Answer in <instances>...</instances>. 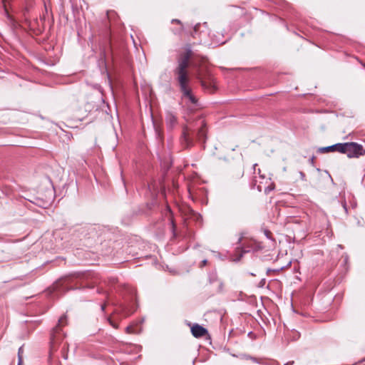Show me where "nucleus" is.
I'll return each instance as SVG.
<instances>
[{
	"mask_svg": "<svg viewBox=\"0 0 365 365\" xmlns=\"http://www.w3.org/2000/svg\"><path fill=\"white\" fill-rule=\"evenodd\" d=\"M191 56V49L190 48H187L186 52L179 58L178 66L174 70V74L179 85L180 90L182 93V97L195 105L197 103V98L192 93V90L190 86V78L187 71Z\"/></svg>",
	"mask_w": 365,
	"mask_h": 365,
	"instance_id": "obj_1",
	"label": "nucleus"
},
{
	"mask_svg": "<svg viewBox=\"0 0 365 365\" xmlns=\"http://www.w3.org/2000/svg\"><path fill=\"white\" fill-rule=\"evenodd\" d=\"M205 127L206 125L204 120L201 119L197 120L193 125L184 127L180 138L181 144L185 148H189L193 145L194 139L205 142L207 133Z\"/></svg>",
	"mask_w": 365,
	"mask_h": 365,
	"instance_id": "obj_2",
	"label": "nucleus"
},
{
	"mask_svg": "<svg viewBox=\"0 0 365 365\" xmlns=\"http://www.w3.org/2000/svg\"><path fill=\"white\" fill-rule=\"evenodd\" d=\"M66 323V316L63 315L58 319V325L53 329L51 334V353L57 349L60 341L63 339L61 334V327Z\"/></svg>",
	"mask_w": 365,
	"mask_h": 365,
	"instance_id": "obj_3",
	"label": "nucleus"
},
{
	"mask_svg": "<svg viewBox=\"0 0 365 365\" xmlns=\"http://www.w3.org/2000/svg\"><path fill=\"white\" fill-rule=\"evenodd\" d=\"M346 146L344 149V154H346L349 158L359 157L363 155V148L361 145L356 143H346Z\"/></svg>",
	"mask_w": 365,
	"mask_h": 365,
	"instance_id": "obj_4",
	"label": "nucleus"
},
{
	"mask_svg": "<svg viewBox=\"0 0 365 365\" xmlns=\"http://www.w3.org/2000/svg\"><path fill=\"white\" fill-rule=\"evenodd\" d=\"M242 252H249L250 251H256L261 249L260 245L253 240H248L243 242V247H242Z\"/></svg>",
	"mask_w": 365,
	"mask_h": 365,
	"instance_id": "obj_5",
	"label": "nucleus"
},
{
	"mask_svg": "<svg viewBox=\"0 0 365 365\" xmlns=\"http://www.w3.org/2000/svg\"><path fill=\"white\" fill-rule=\"evenodd\" d=\"M191 332L195 337L199 338L206 335L207 331L205 328L196 324L191 327Z\"/></svg>",
	"mask_w": 365,
	"mask_h": 365,
	"instance_id": "obj_6",
	"label": "nucleus"
},
{
	"mask_svg": "<svg viewBox=\"0 0 365 365\" xmlns=\"http://www.w3.org/2000/svg\"><path fill=\"white\" fill-rule=\"evenodd\" d=\"M166 123H167V125L170 128H172L173 126H175L176 125L177 118L173 113H172L170 112L167 113Z\"/></svg>",
	"mask_w": 365,
	"mask_h": 365,
	"instance_id": "obj_7",
	"label": "nucleus"
},
{
	"mask_svg": "<svg viewBox=\"0 0 365 365\" xmlns=\"http://www.w3.org/2000/svg\"><path fill=\"white\" fill-rule=\"evenodd\" d=\"M197 78L199 79V81H200L201 83V86L205 88H211V83L212 82L210 81L209 83V86L207 85V82L205 81V79L202 76V75L200 73L198 74L197 76Z\"/></svg>",
	"mask_w": 365,
	"mask_h": 365,
	"instance_id": "obj_8",
	"label": "nucleus"
},
{
	"mask_svg": "<svg viewBox=\"0 0 365 365\" xmlns=\"http://www.w3.org/2000/svg\"><path fill=\"white\" fill-rule=\"evenodd\" d=\"M346 143H336L335 144V151L344 153Z\"/></svg>",
	"mask_w": 365,
	"mask_h": 365,
	"instance_id": "obj_9",
	"label": "nucleus"
},
{
	"mask_svg": "<svg viewBox=\"0 0 365 365\" xmlns=\"http://www.w3.org/2000/svg\"><path fill=\"white\" fill-rule=\"evenodd\" d=\"M322 152H334L335 151V145L324 147L320 148Z\"/></svg>",
	"mask_w": 365,
	"mask_h": 365,
	"instance_id": "obj_10",
	"label": "nucleus"
},
{
	"mask_svg": "<svg viewBox=\"0 0 365 365\" xmlns=\"http://www.w3.org/2000/svg\"><path fill=\"white\" fill-rule=\"evenodd\" d=\"M122 312H123L124 317H127V316L130 315V314H132L134 311H130L126 307H123Z\"/></svg>",
	"mask_w": 365,
	"mask_h": 365,
	"instance_id": "obj_11",
	"label": "nucleus"
},
{
	"mask_svg": "<svg viewBox=\"0 0 365 365\" xmlns=\"http://www.w3.org/2000/svg\"><path fill=\"white\" fill-rule=\"evenodd\" d=\"M292 340H297L299 338L300 336V334L298 331H292Z\"/></svg>",
	"mask_w": 365,
	"mask_h": 365,
	"instance_id": "obj_12",
	"label": "nucleus"
},
{
	"mask_svg": "<svg viewBox=\"0 0 365 365\" xmlns=\"http://www.w3.org/2000/svg\"><path fill=\"white\" fill-rule=\"evenodd\" d=\"M250 360H252L253 362L255 363H258V364H261L262 363V359H257L255 357H250Z\"/></svg>",
	"mask_w": 365,
	"mask_h": 365,
	"instance_id": "obj_13",
	"label": "nucleus"
},
{
	"mask_svg": "<svg viewBox=\"0 0 365 365\" xmlns=\"http://www.w3.org/2000/svg\"><path fill=\"white\" fill-rule=\"evenodd\" d=\"M126 331L128 333H133L134 331L133 330V327L131 326H128L126 327Z\"/></svg>",
	"mask_w": 365,
	"mask_h": 365,
	"instance_id": "obj_14",
	"label": "nucleus"
},
{
	"mask_svg": "<svg viewBox=\"0 0 365 365\" xmlns=\"http://www.w3.org/2000/svg\"><path fill=\"white\" fill-rule=\"evenodd\" d=\"M207 259H204V260H202V261L201 262V264H200V266L201 267H204V266H205V265L207 264Z\"/></svg>",
	"mask_w": 365,
	"mask_h": 365,
	"instance_id": "obj_15",
	"label": "nucleus"
},
{
	"mask_svg": "<svg viewBox=\"0 0 365 365\" xmlns=\"http://www.w3.org/2000/svg\"><path fill=\"white\" fill-rule=\"evenodd\" d=\"M171 22L172 23H177V24H180V25L182 24L181 21L180 20H178V19H173Z\"/></svg>",
	"mask_w": 365,
	"mask_h": 365,
	"instance_id": "obj_16",
	"label": "nucleus"
},
{
	"mask_svg": "<svg viewBox=\"0 0 365 365\" xmlns=\"http://www.w3.org/2000/svg\"><path fill=\"white\" fill-rule=\"evenodd\" d=\"M17 365H23V359H22L21 356H19V359L18 361V364Z\"/></svg>",
	"mask_w": 365,
	"mask_h": 365,
	"instance_id": "obj_17",
	"label": "nucleus"
},
{
	"mask_svg": "<svg viewBox=\"0 0 365 365\" xmlns=\"http://www.w3.org/2000/svg\"><path fill=\"white\" fill-rule=\"evenodd\" d=\"M200 26V24H197L195 26V27H194L195 32H197L198 31Z\"/></svg>",
	"mask_w": 365,
	"mask_h": 365,
	"instance_id": "obj_18",
	"label": "nucleus"
},
{
	"mask_svg": "<svg viewBox=\"0 0 365 365\" xmlns=\"http://www.w3.org/2000/svg\"><path fill=\"white\" fill-rule=\"evenodd\" d=\"M250 357H252V356L250 355H243L242 359H246V360H250Z\"/></svg>",
	"mask_w": 365,
	"mask_h": 365,
	"instance_id": "obj_19",
	"label": "nucleus"
},
{
	"mask_svg": "<svg viewBox=\"0 0 365 365\" xmlns=\"http://www.w3.org/2000/svg\"><path fill=\"white\" fill-rule=\"evenodd\" d=\"M108 320L109 321L110 324H111L114 328H117V327H118V326H117L115 324H114V323H113V322H112V321L110 320V319H108Z\"/></svg>",
	"mask_w": 365,
	"mask_h": 365,
	"instance_id": "obj_20",
	"label": "nucleus"
},
{
	"mask_svg": "<svg viewBox=\"0 0 365 365\" xmlns=\"http://www.w3.org/2000/svg\"><path fill=\"white\" fill-rule=\"evenodd\" d=\"M293 364H294V361H288V362L285 363L284 365H292Z\"/></svg>",
	"mask_w": 365,
	"mask_h": 365,
	"instance_id": "obj_21",
	"label": "nucleus"
},
{
	"mask_svg": "<svg viewBox=\"0 0 365 365\" xmlns=\"http://www.w3.org/2000/svg\"><path fill=\"white\" fill-rule=\"evenodd\" d=\"M105 308H106V304H102V305H101V310H102V311H104V310H105Z\"/></svg>",
	"mask_w": 365,
	"mask_h": 365,
	"instance_id": "obj_22",
	"label": "nucleus"
},
{
	"mask_svg": "<svg viewBox=\"0 0 365 365\" xmlns=\"http://www.w3.org/2000/svg\"><path fill=\"white\" fill-rule=\"evenodd\" d=\"M300 175H301V177H302V179H304V178H305V175L304 174V173L300 172Z\"/></svg>",
	"mask_w": 365,
	"mask_h": 365,
	"instance_id": "obj_23",
	"label": "nucleus"
},
{
	"mask_svg": "<svg viewBox=\"0 0 365 365\" xmlns=\"http://www.w3.org/2000/svg\"><path fill=\"white\" fill-rule=\"evenodd\" d=\"M21 349H22L21 347L19 348V357L21 356L20 353H21Z\"/></svg>",
	"mask_w": 365,
	"mask_h": 365,
	"instance_id": "obj_24",
	"label": "nucleus"
},
{
	"mask_svg": "<svg viewBox=\"0 0 365 365\" xmlns=\"http://www.w3.org/2000/svg\"><path fill=\"white\" fill-rule=\"evenodd\" d=\"M63 356L65 359H67L68 358L67 354H63Z\"/></svg>",
	"mask_w": 365,
	"mask_h": 365,
	"instance_id": "obj_25",
	"label": "nucleus"
},
{
	"mask_svg": "<svg viewBox=\"0 0 365 365\" xmlns=\"http://www.w3.org/2000/svg\"><path fill=\"white\" fill-rule=\"evenodd\" d=\"M172 225H173V230H175V225H174V223H173V221H172Z\"/></svg>",
	"mask_w": 365,
	"mask_h": 365,
	"instance_id": "obj_26",
	"label": "nucleus"
},
{
	"mask_svg": "<svg viewBox=\"0 0 365 365\" xmlns=\"http://www.w3.org/2000/svg\"><path fill=\"white\" fill-rule=\"evenodd\" d=\"M182 30H183V28H182V27H181V28H180V31H179V32H181Z\"/></svg>",
	"mask_w": 365,
	"mask_h": 365,
	"instance_id": "obj_27",
	"label": "nucleus"
},
{
	"mask_svg": "<svg viewBox=\"0 0 365 365\" xmlns=\"http://www.w3.org/2000/svg\"><path fill=\"white\" fill-rule=\"evenodd\" d=\"M344 209L346 210V205H344Z\"/></svg>",
	"mask_w": 365,
	"mask_h": 365,
	"instance_id": "obj_28",
	"label": "nucleus"
}]
</instances>
